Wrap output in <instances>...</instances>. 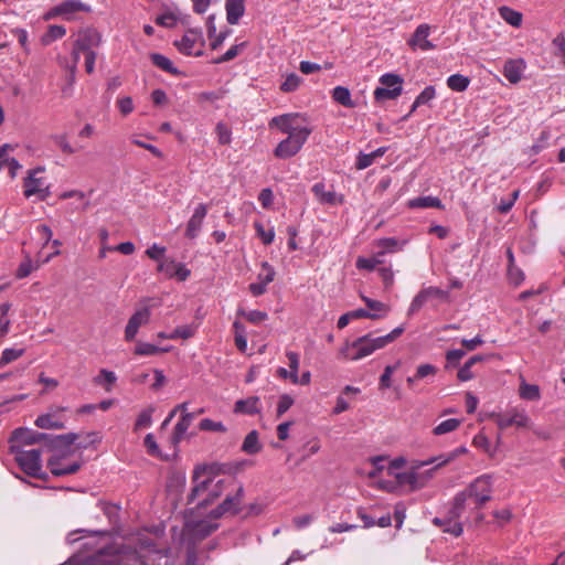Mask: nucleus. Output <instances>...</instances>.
I'll list each match as a JSON object with an SVG mask.
<instances>
[{
  "mask_svg": "<svg viewBox=\"0 0 565 565\" xmlns=\"http://www.w3.org/2000/svg\"><path fill=\"white\" fill-rule=\"evenodd\" d=\"M492 477L482 475L473 480L465 490L458 492L449 508L445 519L435 518L434 523L444 526V532L459 536L462 533V524L459 522L466 509L468 499H472L476 508H481L491 499Z\"/></svg>",
  "mask_w": 565,
  "mask_h": 565,
  "instance_id": "obj_1",
  "label": "nucleus"
},
{
  "mask_svg": "<svg viewBox=\"0 0 565 565\" xmlns=\"http://www.w3.org/2000/svg\"><path fill=\"white\" fill-rule=\"evenodd\" d=\"M192 484L188 502L205 507L225 492L228 486L234 484V481L216 473L214 466H200L193 471Z\"/></svg>",
  "mask_w": 565,
  "mask_h": 565,
  "instance_id": "obj_2",
  "label": "nucleus"
},
{
  "mask_svg": "<svg viewBox=\"0 0 565 565\" xmlns=\"http://www.w3.org/2000/svg\"><path fill=\"white\" fill-rule=\"evenodd\" d=\"M243 495V487H236L234 493H227L224 501L211 512L209 519L188 522L184 527V535L195 542L212 534L218 527V524L215 522L216 519L224 514H235L238 512Z\"/></svg>",
  "mask_w": 565,
  "mask_h": 565,
  "instance_id": "obj_3",
  "label": "nucleus"
},
{
  "mask_svg": "<svg viewBox=\"0 0 565 565\" xmlns=\"http://www.w3.org/2000/svg\"><path fill=\"white\" fill-rule=\"evenodd\" d=\"M404 330L405 328L399 326L385 335L376 338H373L371 334L362 335L353 342H347L340 349V355L344 359L359 361L394 342L404 332Z\"/></svg>",
  "mask_w": 565,
  "mask_h": 565,
  "instance_id": "obj_4",
  "label": "nucleus"
},
{
  "mask_svg": "<svg viewBox=\"0 0 565 565\" xmlns=\"http://www.w3.org/2000/svg\"><path fill=\"white\" fill-rule=\"evenodd\" d=\"M438 468L427 460H414L403 475L398 476V484L408 486L412 491L425 488L434 478Z\"/></svg>",
  "mask_w": 565,
  "mask_h": 565,
  "instance_id": "obj_5",
  "label": "nucleus"
},
{
  "mask_svg": "<svg viewBox=\"0 0 565 565\" xmlns=\"http://www.w3.org/2000/svg\"><path fill=\"white\" fill-rule=\"evenodd\" d=\"M269 127H276L288 136H310L312 128L308 126L307 118L299 113H288L270 119Z\"/></svg>",
  "mask_w": 565,
  "mask_h": 565,
  "instance_id": "obj_6",
  "label": "nucleus"
},
{
  "mask_svg": "<svg viewBox=\"0 0 565 565\" xmlns=\"http://www.w3.org/2000/svg\"><path fill=\"white\" fill-rule=\"evenodd\" d=\"M10 452L20 468L29 476L40 477L42 470L41 450L38 448H22L19 445L10 446Z\"/></svg>",
  "mask_w": 565,
  "mask_h": 565,
  "instance_id": "obj_7",
  "label": "nucleus"
},
{
  "mask_svg": "<svg viewBox=\"0 0 565 565\" xmlns=\"http://www.w3.org/2000/svg\"><path fill=\"white\" fill-rule=\"evenodd\" d=\"M205 40L200 29H188L180 40L174 41L178 51L189 56H201Z\"/></svg>",
  "mask_w": 565,
  "mask_h": 565,
  "instance_id": "obj_8",
  "label": "nucleus"
},
{
  "mask_svg": "<svg viewBox=\"0 0 565 565\" xmlns=\"http://www.w3.org/2000/svg\"><path fill=\"white\" fill-rule=\"evenodd\" d=\"M450 295L449 291L440 289L438 287L429 286L422 288L418 294L413 298L409 308L407 310L408 316H413L416 313L425 303L438 300V301H449Z\"/></svg>",
  "mask_w": 565,
  "mask_h": 565,
  "instance_id": "obj_9",
  "label": "nucleus"
},
{
  "mask_svg": "<svg viewBox=\"0 0 565 565\" xmlns=\"http://www.w3.org/2000/svg\"><path fill=\"white\" fill-rule=\"evenodd\" d=\"M381 86L374 90L376 102L395 99L402 94L403 79L395 74H384L380 77Z\"/></svg>",
  "mask_w": 565,
  "mask_h": 565,
  "instance_id": "obj_10",
  "label": "nucleus"
},
{
  "mask_svg": "<svg viewBox=\"0 0 565 565\" xmlns=\"http://www.w3.org/2000/svg\"><path fill=\"white\" fill-rule=\"evenodd\" d=\"M43 173V167H38L28 171V175L23 182V194L25 198L39 194L44 199L49 194V186L45 178L42 175Z\"/></svg>",
  "mask_w": 565,
  "mask_h": 565,
  "instance_id": "obj_11",
  "label": "nucleus"
},
{
  "mask_svg": "<svg viewBox=\"0 0 565 565\" xmlns=\"http://www.w3.org/2000/svg\"><path fill=\"white\" fill-rule=\"evenodd\" d=\"M492 417L500 429H505L510 426L518 428H531L532 422L524 409L512 408L505 414H493Z\"/></svg>",
  "mask_w": 565,
  "mask_h": 565,
  "instance_id": "obj_12",
  "label": "nucleus"
},
{
  "mask_svg": "<svg viewBox=\"0 0 565 565\" xmlns=\"http://www.w3.org/2000/svg\"><path fill=\"white\" fill-rule=\"evenodd\" d=\"M141 302L143 303L142 307L138 308L134 312L125 328L126 341H132L137 335L139 328L146 326L150 321L151 306L147 303L148 299H143Z\"/></svg>",
  "mask_w": 565,
  "mask_h": 565,
  "instance_id": "obj_13",
  "label": "nucleus"
},
{
  "mask_svg": "<svg viewBox=\"0 0 565 565\" xmlns=\"http://www.w3.org/2000/svg\"><path fill=\"white\" fill-rule=\"evenodd\" d=\"M135 552L143 565H151L152 556L161 557L163 555L162 548L157 546L149 534H140L136 539Z\"/></svg>",
  "mask_w": 565,
  "mask_h": 565,
  "instance_id": "obj_14",
  "label": "nucleus"
},
{
  "mask_svg": "<svg viewBox=\"0 0 565 565\" xmlns=\"http://www.w3.org/2000/svg\"><path fill=\"white\" fill-rule=\"evenodd\" d=\"M309 136H287L275 148V156L279 159H288L296 156L308 140Z\"/></svg>",
  "mask_w": 565,
  "mask_h": 565,
  "instance_id": "obj_15",
  "label": "nucleus"
},
{
  "mask_svg": "<svg viewBox=\"0 0 565 565\" xmlns=\"http://www.w3.org/2000/svg\"><path fill=\"white\" fill-rule=\"evenodd\" d=\"M100 43L102 34L93 28L81 30L74 41L76 47L81 49L83 53L94 51V49L98 47Z\"/></svg>",
  "mask_w": 565,
  "mask_h": 565,
  "instance_id": "obj_16",
  "label": "nucleus"
},
{
  "mask_svg": "<svg viewBox=\"0 0 565 565\" xmlns=\"http://www.w3.org/2000/svg\"><path fill=\"white\" fill-rule=\"evenodd\" d=\"M207 205L204 203H200L195 206L194 212L190 220L188 221L185 228V236L189 238H195L202 227L203 221L207 214Z\"/></svg>",
  "mask_w": 565,
  "mask_h": 565,
  "instance_id": "obj_17",
  "label": "nucleus"
},
{
  "mask_svg": "<svg viewBox=\"0 0 565 565\" xmlns=\"http://www.w3.org/2000/svg\"><path fill=\"white\" fill-rule=\"evenodd\" d=\"M43 437V434L30 429L19 428L13 431L12 437L10 438V446L19 445V447L26 448L36 444Z\"/></svg>",
  "mask_w": 565,
  "mask_h": 565,
  "instance_id": "obj_18",
  "label": "nucleus"
},
{
  "mask_svg": "<svg viewBox=\"0 0 565 565\" xmlns=\"http://www.w3.org/2000/svg\"><path fill=\"white\" fill-rule=\"evenodd\" d=\"M430 28L427 24H420L415 30L412 39L408 41L409 46L422 51L435 49V45L428 40Z\"/></svg>",
  "mask_w": 565,
  "mask_h": 565,
  "instance_id": "obj_19",
  "label": "nucleus"
},
{
  "mask_svg": "<svg viewBox=\"0 0 565 565\" xmlns=\"http://www.w3.org/2000/svg\"><path fill=\"white\" fill-rule=\"evenodd\" d=\"M58 6L60 14L64 20L71 21L78 12H89L92 9L81 0H66Z\"/></svg>",
  "mask_w": 565,
  "mask_h": 565,
  "instance_id": "obj_20",
  "label": "nucleus"
},
{
  "mask_svg": "<svg viewBox=\"0 0 565 565\" xmlns=\"http://www.w3.org/2000/svg\"><path fill=\"white\" fill-rule=\"evenodd\" d=\"M13 149L14 147L10 143H4L0 147V168L8 169L11 178H14L22 168L18 160L9 156Z\"/></svg>",
  "mask_w": 565,
  "mask_h": 565,
  "instance_id": "obj_21",
  "label": "nucleus"
},
{
  "mask_svg": "<svg viewBox=\"0 0 565 565\" xmlns=\"http://www.w3.org/2000/svg\"><path fill=\"white\" fill-rule=\"evenodd\" d=\"M525 70V62L523 60H509L504 63L503 75L512 83L516 84L521 81Z\"/></svg>",
  "mask_w": 565,
  "mask_h": 565,
  "instance_id": "obj_22",
  "label": "nucleus"
},
{
  "mask_svg": "<svg viewBox=\"0 0 565 565\" xmlns=\"http://www.w3.org/2000/svg\"><path fill=\"white\" fill-rule=\"evenodd\" d=\"M262 409L260 398L258 396H249L244 399H238L234 405L235 414L255 415L259 414Z\"/></svg>",
  "mask_w": 565,
  "mask_h": 565,
  "instance_id": "obj_23",
  "label": "nucleus"
},
{
  "mask_svg": "<svg viewBox=\"0 0 565 565\" xmlns=\"http://www.w3.org/2000/svg\"><path fill=\"white\" fill-rule=\"evenodd\" d=\"M194 419L193 413H184L177 425L174 426L173 434L171 437V441L173 446H177L186 435L189 427Z\"/></svg>",
  "mask_w": 565,
  "mask_h": 565,
  "instance_id": "obj_24",
  "label": "nucleus"
},
{
  "mask_svg": "<svg viewBox=\"0 0 565 565\" xmlns=\"http://www.w3.org/2000/svg\"><path fill=\"white\" fill-rule=\"evenodd\" d=\"M246 0H226V19L230 24L238 23L245 12Z\"/></svg>",
  "mask_w": 565,
  "mask_h": 565,
  "instance_id": "obj_25",
  "label": "nucleus"
},
{
  "mask_svg": "<svg viewBox=\"0 0 565 565\" xmlns=\"http://www.w3.org/2000/svg\"><path fill=\"white\" fill-rule=\"evenodd\" d=\"M468 452V449L465 446L458 447L456 449H452L448 452L440 454L436 457L430 458V462H434V465L440 469L448 463L455 461L458 457L465 455Z\"/></svg>",
  "mask_w": 565,
  "mask_h": 565,
  "instance_id": "obj_26",
  "label": "nucleus"
},
{
  "mask_svg": "<svg viewBox=\"0 0 565 565\" xmlns=\"http://www.w3.org/2000/svg\"><path fill=\"white\" fill-rule=\"evenodd\" d=\"M150 60L153 63V65L169 74L175 76L181 74V72L173 65L172 61L160 53H151Z\"/></svg>",
  "mask_w": 565,
  "mask_h": 565,
  "instance_id": "obj_27",
  "label": "nucleus"
},
{
  "mask_svg": "<svg viewBox=\"0 0 565 565\" xmlns=\"http://www.w3.org/2000/svg\"><path fill=\"white\" fill-rule=\"evenodd\" d=\"M49 467L54 476H66L75 473L79 469V463L73 462L71 465H64L57 459L52 458L49 461Z\"/></svg>",
  "mask_w": 565,
  "mask_h": 565,
  "instance_id": "obj_28",
  "label": "nucleus"
},
{
  "mask_svg": "<svg viewBox=\"0 0 565 565\" xmlns=\"http://www.w3.org/2000/svg\"><path fill=\"white\" fill-rule=\"evenodd\" d=\"M312 192L321 203L335 204L338 202L337 194L333 190H328L322 182L312 186Z\"/></svg>",
  "mask_w": 565,
  "mask_h": 565,
  "instance_id": "obj_29",
  "label": "nucleus"
},
{
  "mask_svg": "<svg viewBox=\"0 0 565 565\" xmlns=\"http://www.w3.org/2000/svg\"><path fill=\"white\" fill-rule=\"evenodd\" d=\"M411 209H441L443 204L438 198L435 196H419L408 201Z\"/></svg>",
  "mask_w": 565,
  "mask_h": 565,
  "instance_id": "obj_30",
  "label": "nucleus"
},
{
  "mask_svg": "<svg viewBox=\"0 0 565 565\" xmlns=\"http://www.w3.org/2000/svg\"><path fill=\"white\" fill-rule=\"evenodd\" d=\"M376 245L381 248V250L377 252V256H384L386 253L402 250L405 242H398L394 237H387L380 239Z\"/></svg>",
  "mask_w": 565,
  "mask_h": 565,
  "instance_id": "obj_31",
  "label": "nucleus"
},
{
  "mask_svg": "<svg viewBox=\"0 0 565 565\" xmlns=\"http://www.w3.org/2000/svg\"><path fill=\"white\" fill-rule=\"evenodd\" d=\"M35 425L42 429H61L64 424L61 419L56 418L55 414H44L36 418Z\"/></svg>",
  "mask_w": 565,
  "mask_h": 565,
  "instance_id": "obj_32",
  "label": "nucleus"
},
{
  "mask_svg": "<svg viewBox=\"0 0 565 565\" xmlns=\"http://www.w3.org/2000/svg\"><path fill=\"white\" fill-rule=\"evenodd\" d=\"M332 98L334 99V102H337L338 104H340L344 107H349V108L355 107V103L351 98L350 90L344 86L334 87L332 90Z\"/></svg>",
  "mask_w": 565,
  "mask_h": 565,
  "instance_id": "obj_33",
  "label": "nucleus"
},
{
  "mask_svg": "<svg viewBox=\"0 0 565 565\" xmlns=\"http://www.w3.org/2000/svg\"><path fill=\"white\" fill-rule=\"evenodd\" d=\"M386 148H379L371 153H360L355 163L356 169L363 170L370 167L376 158L382 157Z\"/></svg>",
  "mask_w": 565,
  "mask_h": 565,
  "instance_id": "obj_34",
  "label": "nucleus"
},
{
  "mask_svg": "<svg viewBox=\"0 0 565 565\" xmlns=\"http://www.w3.org/2000/svg\"><path fill=\"white\" fill-rule=\"evenodd\" d=\"M262 449V445L258 440V433L252 430L244 439L242 450L246 454L254 455Z\"/></svg>",
  "mask_w": 565,
  "mask_h": 565,
  "instance_id": "obj_35",
  "label": "nucleus"
},
{
  "mask_svg": "<svg viewBox=\"0 0 565 565\" xmlns=\"http://www.w3.org/2000/svg\"><path fill=\"white\" fill-rule=\"evenodd\" d=\"M519 393L520 397L526 401H539L541 398L540 387L525 381L521 382Z\"/></svg>",
  "mask_w": 565,
  "mask_h": 565,
  "instance_id": "obj_36",
  "label": "nucleus"
},
{
  "mask_svg": "<svg viewBox=\"0 0 565 565\" xmlns=\"http://www.w3.org/2000/svg\"><path fill=\"white\" fill-rule=\"evenodd\" d=\"M66 34V29L63 25H50L47 32L42 36L41 42L43 45H49L55 40L63 38Z\"/></svg>",
  "mask_w": 565,
  "mask_h": 565,
  "instance_id": "obj_37",
  "label": "nucleus"
},
{
  "mask_svg": "<svg viewBox=\"0 0 565 565\" xmlns=\"http://www.w3.org/2000/svg\"><path fill=\"white\" fill-rule=\"evenodd\" d=\"M461 425V420L449 418L438 424L434 429V435L441 436L456 430Z\"/></svg>",
  "mask_w": 565,
  "mask_h": 565,
  "instance_id": "obj_38",
  "label": "nucleus"
},
{
  "mask_svg": "<svg viewBox=\"0 0 565 565\" xmlns=\"http://www.w3.org/2000/svg\"><path fill=\"white\" fill-rule=\"evenodd\" d=\"M499 12L501 18L512 26H519L522 22V14L511 8L502 7Z\"/></svg>",
  "mask_w": 565,
  "mask_h": 565,
  "instance_id": "obj_39",
  "label": "nucleus"
},
{
  "mask_svg": "<svg viewBox=\"0 0 565 565\" xmlns=\"http://www.w3.org/2000/svg\"><path fill=\"white\" fill-rule=\"evenodd\" d=\"M167 351L168 349L160 348L147 342H138L135 348V353L138 355H154Z\"/></svg>",
  "mask_w": 565,
  "mask_h": 565,
  "instance_id": "obj_40",
  "label": "nucleus"
},
{
  "mask_svg": "<svg viewBox=\"0 0 565 565\" xmlns=\"http://www.w3.org/2000/svg\"><path fill=\"white\" fill-rule=\"evenodd\" d=\"M286 356L288 359L289 364V373L291 375V383L298 384V369L300 363V358L297 352L294 351H287Z\"/></svg>",
  "mask_w": 565,
  "mask_h": 565,
  "instance_id": "obj_41",
  "label": "nucleus"
},
{
  "mask_svg": "<svg viewBox=\"0 0 565 565\" xmlns=\"http://www.w3.org/2000/svg\"><path fill=\"white\" fill-rule=\"evenodd\" d=\"M302 78L296 73H290L286 76L285 81L280 84V90L284 93H291L298 89L301 85Z\"/></svg>",
  "mask_w": 565,
  "mask_h": 565,
  "instance_id": "obj_42",
  "label": "nucleus"
},
{
  "mask_svg": "<svg viewBox=\"0 0 565 565\" xmlns=\"http://www.w3.org/2000/svg\"><path fill=\"white\" fill-rule=\"evenodd\" d=\"M72 198L77 199V201L82 202L81 205L75 206V210H87L88 209L89 201H88L86 194L82 191H76V190L66 191L60 195V199H62V200L72 199Z\"/></svg>",
  "mask_w": 565,
  "mask_h": 565,
  "instance_id": "obj_43",
  "label": "nucleus"
},
{
  "mask_svg": "<svg viewBox=\"0 0 565 565\" xmlns=\"http://www.w3.org/2000/svg\"><path fill=\"white\" fill-rule=\"evenodd\" d=\"M117 376L114 372L106 369L100 370L99 374L95 377V383L104 385L107 392L110 391V386L116 382Z\"/></svg>",
  "mask_w": 565,
  "mask_h": 565,
  "instance_id": "obj_44",
  "label": "nucleus"
},
{
  "mask_svg": "<svg viewBox=\"0 0 565 565\" xmlns=\"http://www.w3.org/2000/svg\"><path fill=\"white\" fill-rule=\"evenodd\" d=\"M447 85L452 90L463 92L469 85V79L460 74H454L448 77Z\"/></svg>",
  "mask_w": 565,
  "mask_h": 565,
  "instance_id": "obj_45",
  "label": "nucleus"
},
{
  "mask_svg": "<svg viewBox=\"0 0 565 565\" xmlns=\"http://www.w3.org/2000/svg\"><path fill=\"white\" fill-rule=\"evenodd\" d=\"M362 300L365 302L366 307L369 308L367 311L370 312L380 313L382 317H384L390 311V307L382 301L373 300L365 296H362Z\"/></svg>",
  "mask_w": 565,
  "mask_h": 565,
  "instance_id": "obj_46",
  "label": "nucleus"
},
{
  "mask_svg": "<svg viewBox=\"0 0 565 565\" xmlns=\"http://www.w3.org/2000/svg\"><path fill=\"white\" fill-rule=\"evenodd\" d=\"M382 257L383 256H377V253L370 258L359 257L356 259V268L365 269V270H373V269H375V267L377 265L383 263Z\"/></svg>",
  "mask_w": 565,
  "mask_h": 565,
  "instance_id": "obj_47",
  "label": "nucleus"
},
{
  "mask_svg": "<svg viewBox=\"0 0 565 565\" xmlns=\"http://www.w3.org/2000/svg\"><path fill=\"white\" fill-rule=\"evenodd\" d=\"M152 413H153L152 407H148V408L143 409L139 414V416L135 423V430H140L143 428L150 427L152 424Z\"/></svg>",
  "mask_w": 565,
  "mask_h": 565,
  "instance_id": "obj_48",
  "label": "nucleus"
},
{
  "mask_svg": "<svg viewBox=\"0 0 565 565\" xmlns=\"http://www.w3.org/2000/svg\"><path fill=\"white\" fill-rule=\"evenodd\" d=\"M254 227L256 230L257 236L262 239L265 245H269L274 242L275 231L274 227H269L266 230L263 224L255 222Z\"/></svg>",
  "mask_w": 565,
  "mask_h": 565,
  "instance_id": "obj_49",
  "label": "nucleus"
},
{
  "mask_svg": "<svg viewBox=\"0 0 565 565\" xmlns=\"http://www.w3.org/2000/svg\"><path fill=\"white\" fill-rule=\"evenodd\" d=\"M51 140L60 147V149L67 154H73L75 149L71 146L67 136L64 134H55L51 136Z\"/></svg>",
  "mask_w": 565,
  "mask_h": 565,
  "instance_id": "obj_50",
  "label": "nucleus"
},
{
  "mask_svg": "<svg viewBox=\"0 0 565 565\" xmlns=\"http://www.w3.org/2000/svg\"><path fill=\"white\" fill-rule=\"evenodd\" d=\"M11 33L17 38L23 52L29 54L31 52V47H30L28 31L25 29L14 28L11 30Z\"/></svg>",
  "mask_w": 565,
  "mask_h": 565,
  "instance_id": "obj_51",
  "label": "nucleus"
},
{
  "mask_svg": "<svg viewBox=\"0 0 565 565\" xmlns=\"http://www.w3.org/2000/svg\"><path fill=\"white\" fill-rule=\"evenodd\" d=\"M24 353L23 349H6L3 350L1 358H0V366H3L6 364H9L15 360H18L20 356H22Z\"/></svg>",
  "mask_w": 565,
  "mask_h": 565,
  "instance_id": "obj_52",
  "label": "nucleus"
},
{
  "mask_svg": "<svg viewBox=\"0 0 565 565\" xmlns=\"http://www.w3.org/2000/svg\"><path fill=\"white\" fill-rule=\"evenodd\" d=\"M177 266L178 263L174 259L164 258L158 264L157 270L164 274L167 278H173V271L175 270Z\"/></svg>",
  "mask_w": 565,
  "mask_h": 565,
  "instance_id": "obj_53",
  "label": "nucleus"
},
{
  "mask_svg": "<svg viewBox=\"0 0 565 565\" xmlns=\"http://www.w3.org/2000/svg\"><path fill=\"white\" fill-rule=\"evenodd\" d=\"M195 333V328L192 327V326H182V327H178L177 329L173 330V332L169 333L168 338L170 340H174V339H190L194 335Z\"/></svg>",
  "mask_w": 565,
  "mask_h": 565,
  "instance_id": "obj_54",
  "label": "nucleus"
},
{
  "mask_svg": "<svg viewBox=\"0 0 565 565\" xmlns=\"http://www.w3.org/2000/svg\"><path fill=\"white\" fill-rule=\"evenodd\" d=\"M238 315L245 317L249 322L255 324L265 321L268 317L266 312L259 310L245 311L241 309L238 310Z\"/></svg>",
  "mask_w": 565,
  "mask_h": 565,
  "instance_id": "obj_55",
  "label": "nucleus"
},
{
  "mask_svg": "<svg viewBox=\"0 0 565 565\" xmlns=\"http://www.w3.org/2000/svg\"><path fill=\"white\" fill-rule=\"evenodd\" d=\"M245 46V43H241V44H235L233 46H231L222 56L217 57L214 63L215 64H221V63H225V62H228V61H232L233 58H235L239 52L242 51V49Z\"/></svg>",
  "mask_w": 565,
  "mask_h": 565,
  "instance_id": "obj_56",
  "label": "nucleus"
},
{
  "mask_svg": "<svg viewBox=\"0 0 565 565\" xmlns=\"http://www.w3.org/2000/svg\"><path fill=\"white\" fill-rule=\"evenodd\" d=\"M201 430L204 431H220L224 433L226 430L225 426L221 422H215L210 418H204L200 422L199 425Z\"/></svg>",
  "mask_w": 565,
  "mask_h": 565,
  "instance_id": "obj_57",
  "label": "nucleus"
},
{
  "mask_svg": "<svg viewBox=\"0 0 565 565\" xmlns=\"http://www.w3.org/2000/svg\"><path fill=\"white\" fill-rule=\"evenodd\" d=\"M275 269L267 262L262 264V270L258 274V280L268 285L275 278Z\"/></svg>",
  "mask_w": 565,
  "mask_h": 565,
  "instance_id": "obj_58",
  "label": "nucleus"
},
{
  "mask_svg": "<svg viewBox=\"0 0 565 565\" xmlns=\"http://www.w3.org/2000/svg\"><path fill=\"white\" fill-rule=\"evenodd\" d=\"M215 130L221 145H228L231 142L232 132L225 124L218 122Z\"/></svg>",
  "mask_w": 565,
  "mask_h": 565,
  "instance_id": "obj_59",
  "label": "nucleus"
},
{
  "mask_svg": "<svg viewBox=\"0 0 565 565\" xmlns=\"http://www.w3.org/2000/svg\"><path fill=\"white\" fill-rule=\"evenodd\" d=\"M292 404L294 398L290 395H281L277 404V417L282 416L292 406Z\"/></svg>",
  "mask_w": 565,
  "mask_h": 565,
  "instance_id": "obj_60",
  "label": "nucleus"
},
{
  "mask_svg": "<svg viewBox=\"0 0 565 565\" xmlns=\"http://www.w3.org/2000/svg\"><path fill=\"white\" fill-rule=\"evenodd\" d=\"M164 253H166V247L163 246H160L158 244H152L147 250H146V255L153 259V260H157V262H161L162 259H164Z\"/></svg>",
  "mask_w": 565,
  "mask_h": 565,
  "instance_id": "obj_61",
  "label": "nucleus"
},
{
  "mask_svg": "<svg viewBox=\"0 0 565 565\" xmlns=\"http://www.w3.org/2000/svg\"><path fill=\"white\" fill-rule=\"evenodd\" d=\"M156 22L164 28H173L177 23V15L173 12H164L157 17Z\"/></svg>",
  "mask_w": 565,
  "mask_h": 565,
  "instance_id": "obj_62",
  "label": "nucleus"
},
{
  "mask_svg": "<svg viewBox=\"0 0 565 565\" xmlns=\"http://www.w3.org/2000/svg\"><path fill=\"white\" fill-rule=\"evenodd\" d=\"M436 96L435 88L433 86H427L417 97L416 105H426L430 100H433Z\"/></svg>",
  "mask_w": 565,
  "mask_h": 565,
  "instance_id": "obj_63",
  "label": "nucleus"
},
{
  "mask_svg": "<svg viewBox=\"0 0 565 565\" xmlns=\"http://www.w3.org/2000/svg\"><path fill=\"white\" fill-rule=\"evenodd\" d=\"M436 372V366L431 364H420L416 370L415 379L423 380L428 376H434Z\"/></svg>",
  "mask_w": 565,
  "mask_h": 565,
  "instance_id": "obj_64",
  "label": "nucleus"
}]
</instances>
